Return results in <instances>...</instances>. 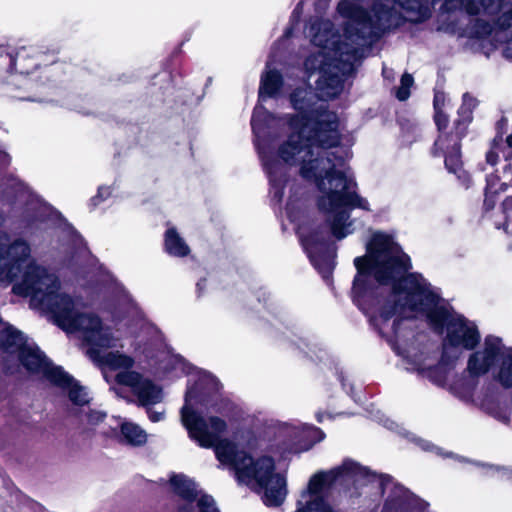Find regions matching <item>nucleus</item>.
I'll return each mask as SVG.
<instances>
[{
	"instance_id": "12",
	"label": "nucleus",
	"mask_w": 512,
	"mask_h": 512,
	"mask_svg": "<svg viewBox=\"0 0 512 512\" xmlns=\"http://www.w3.org/2000/svg\"><path fill=\"white\" fill-rule=\"evenodd\" d=\"M40 376L54 385L67 390L68 397L74 405L83 406L89 403L90 397L86 389L74 381L60 367L53 366L50 363Z\"/></svg>"
},
{
	"instance_id": "9",
	"label": "nucleus",
	"mask_w": 512,
	"mask_h": 512,
	"mask_svg": "<svg viewBox=\"0 0 512 512\" xmlns=\"http://www.w3.org/2000/svg\"><path fill=\"white\" fill-rule=\"evenodd\" d=\"M114 381L118 385L129 388L130 392L136 397L139 406H153L164 399L162 387L138 371L117 373Z\"/></svg>"
},
{
	"instance_id": "28",
	"label": "nucleus",
	"mask_w": 512,
	"mask_h": 512,
	"mask_svg": "<svg viewBox=\"0 0 512 512\" xmlns=\"http://www.w3.org/2000/svg\"><path fill=\"white\" fill-rule=\"evenodd\" d=\"M106 417V414L101 411H90L87 415V420L90 425H98L100 422H102Z\"/></svg>"
},
{
	"instance_id": "25",
	"label": "nucleus",
	"mask_w": 512,
	"mask_h": 512,
	"mask_svg": "<svg viewBox=\"0 0 512 512\" xmlns=\"http://www.w3.org/2000/svg\"><path fill=\"white\" fill-rule=\"evenodd\" d=\"M302 207V202L300 205H298V199H297V193L296 191H293L292 194L289 196V200L287 203V216L292 220L296 221L298 220L297 212L295 211L296 208L300 209Z\"/></svg>"
},
{
	"instance_id": "4",
	"label": "nucleus",
	"mask_w": 512,
	"mask_h": 512,
	"mask_svg": "<svg viewBox=\"0 0 512 512\" xmlns=\"http://www.w3.org/2000/svg\"><path fill=\"white\" fill-rule=\"evenodd\" d=\"M438 0H377L369 14L360 10L349 0L337 6L344 19L343 35L333 32L329 20H318L310 24L307 35L317 51L305 61L309 73L318 72L317 97L331 99L343 90V76L352 70L358 47L367 37H378L382 33L400 26L405 20L423 22L427 20Z\"/></svg>"
},
{
	"instance_id": "11",
	"label": "nucleus",
	"mask_w": 512,
	"mask_h": 512,
	"mask_svg": "<svg viewBox=\"0 0 512 512\" xmlns=\"http://www.w3.org/2000/svg\"><path fill=\"white\" fill-rule=\"evenodd\" d=\"M505 348L502 340L496 336H486L479 349L469 355L467 371L471 376L479 377L487 374L498 364Z\"/></svg>"
},
{
	"instance_id": "14",
	"label": "nucleus",
	"mask_w": 512,
	"mask_h": 512,
	"mask_svg": "<svg viewBox=\"0 0 512 512\" xmlns=\"http://www.w3.org/2000/svg\"><path fill=\"white\" fill-rule=\"evenodd\" d=\"M435 147L445 154V165L449 171L458 174L459 179H466V173L461 169L460 146L457 139L440 136L435 142Z\"/></svg>"
},
{
	"instance_id": "24",
	"label": "nucleus",
	"mask_w": 512,
	"mask_h": 512,
	"mask_svg": "<svg viewBox=\"0 0 512 512\" xmlns=\"http://www.w3.org/2000/svg\"><path fill=\"white\" fill-rule=\"evenodd\" d=\"M198 512H219L215 506L214 499L208 495H202L196 504Z\"/></svg>"
},
{
	"instance_id": "10",
	"label": "nucleus",
	"mask_w": 512,
	"mask_h": 512,
	"mask_svg": "<svg viewBox=\"0 0 512 512\" xmlns=\"http://www.w3.org/2000/svg\"><path fill=\"white\" fill-rule=\"evenodd\" d=\"M297 233L303 248L315 267L329 273L333 267V262L331 257L322 255L328 249L323 233L318 228L306 222L298 225Z\"/></svg>"
},
{
	"instance_id": "18",
	"label": "nucleus",
	"mask_w": 512,
	"mask_h": 512,
	"mask_svg": "<svg viewBox=\"0 0 512 512\" xmlns=\"http://www.w3.org/2000/svg\"><path fill=\"white\" fill-rule=\"evenodd\" d=\"M495 380L505 388H512V348L505 346L494 373Z\"/></svg>"
},
{
	"instance_id": "36",
	"label": "nucleus",
	"mask_w": 512,
	"mask_h": 512,
	"mask_svg": "<svg viewBox=\"0 0 512 512\" xmlns=\"http://www.w3.org/2000/svg\"><path fill=\"white\" fill-rule=\"evenodd\" d=\"M20 61H21V59H20V57H18L17 58V63H19V65L22 66Z\"/></svg>"
},
{
	"instance_id": "22",
	"label": "nucleus",
	"mask_w": 512,
	"mask_h": 512,
	"mask_svg": "<svg viewBox=\"0 0 512 512\" xmlns=\"http://www.w3.org/2000/svg\"><path fill=\"white\" fill-rule=\"evenodd\" d=\"M477 101L473 97L465 94L463 96V102L459 109V114L462 117L463 122H470L472 119V111L476 107Z\"/></svg>"
},
{
	"instance_id": "26",
	"label": "nucleus",
	"mask_w": 512,
	"mask_h": 512,
	"mask_svg": "<svg viewBox=\"0 0 512 512\" xmlns=\"http://www.w3.org/2000/svg\"><path fill=\"white\" fill-rule=\"evenodd\" d=\"M165 371H175L176 373H184L185 372V365L181 358L177 356H169L167 358L166 364L164 366Z\"/></svg>"
},
{
	"instance_id": "16",
	"label": "nucleus",
	"mask_w": 512,
	"mask_h": 512,
	"mask_svg": "<svg viewBox=\"0 0 512 512\" xmlns=\"http://www.w3.org/2000/svg\"><path fill=\"white\" fill-rule=\"evenodd\" d=\"M481 408L502 422L509 420V410L506 402L499 393H491L484 396Z\"/></svg>"
},
{
	"instance_id": "27",
	"label": "nucleus",
	"mask_w": 512,
	"mask_h": 512,
	"mask_svg": "<svg viewBox=\"0 0 512 512\" xmlns=\"http://www.w3.org/2000/svg\"><path fill=\"white\" fill-rule=\"evenodd\" d=\"M445 103V95L443 93H436L434 97V108H435V122L440 123L441 110Z\"/></svg>"
},
{
	"instance_id": "33",
	"label": "nucleus",
	"mask_w": 512,
	"mask_h": 512,
	"mask_svg": "<svg viewBox=\"0 0 512 512\" xmlns=\"http://www.w3.org/2000/svg\"><path fill=\"white\" fill-rule=\"evenodd\" d=\"M303 433L304 434H307V435H314V434H320L321 432L314 428V427H310V426H304L303 427Z\"/></svg>"
},
{
	"instance_id": "23",
	"label": "nucleus",
	"mask_w": 512,
	"mask_h": 512,
	"mask_svg": "<svg viewBox=\"0 0 512 512\" xmlns=\"http://www.w3.org/2000/svg\"><path fill=\"white\" fill-rule=\"evenodd\" d=\"M413 77L410 74H404L401 78V83L399 88L396 91V97L400 101H405L410 96V88L413 85Z\"/></svg>"
},
{
	"instance_id": "1",
	"label": "nucleus",
	"mask_w": 512,
	"mask_h": 512,
	"mask_svg": "<svg viewBox=\"0 0 512 512\" xmlns=\"http://www.w3.org/2000/svg\"><path fill=\"white\" fill-rule=\"evenodd\" d=\"M354 264L357 293L366 292L370 277L379 283L374 326L403 357L407 370L442 385L446 365L479 344L477 325L454 313L421 274H407L410 258L390 234L374 232L366 255Z\"/></svg>"
},
{
	"instance_id": "34",
	"label": "nucleus",
	"mask_w": 512,
	"mask_h": 512,
	"mask_svg": "<svg viewBox=\"0 0 512 512\" xmlns=\"http://www.w3.org/2000/svg\"><path fill=\"white\" fill-rule=\"evenodd\" d=\"M0 160L3 162V163H6L7 162V155L3 152L0 151Z\"/></svg>"
},
{
	"instance_id": "6",
	"label": "nucleus",
	"mask_w": 512,
	"mask_h": 512,
	"mask_svg": "<svg viewBox=\"0 0 512 512\" xmlns=\"http://www.w3.org/2000/svg\"><path fill=\"white\" fill-rule=\"evenodd\" d=\"M332 484L347 488L353 486L355 489L371 487L382 494L393 492L396 498L389 499L387 504L399 507L403 505L405 491L402 487L396 486L389 478L370 473L367 468L354 461L345 460L340 466L316 473L310 478L303 491V512H334L324 498V492Z\"/></svg>"
},
{
	"instance_id": "35",
	"label": "nucleus",
	"mask_w": 512,
	"mask_h": 512,
	"mask_svg": "<svg viewBox=\"0 0 512 512\" xmlns=\"http://www.w3.org/2000/svg\"><path fill=\"white\" fill-rule=\"evenodd\" d=\"M28 360H29V362H30L31 364H34V365H35V359H33L32 357H30Z\"/></svg>"
},
{
	"instance_id": "31",
	"label": "nucleus",
	"mask_w": 512,
	"mask_h": 512,
	"mask_svg": "<svg viewBox=\"0 0 512 512\" xmlns=\"http://www.w3.org/2000/svg\"><path fill=\"white\" fill-rule=\"evenodd\" d=\"M110 192L111 191L109 187H100L97 197L104 199L110 194Z\"/></svg>"
},
{
	"instance_id": "30",
	"label": "nucleus",
	"mask_w": 512,
	"mask_h": 512,
	"mask_svg": "<svg viewBox=\"0 0 512 512\" xmlns=\"http://www.w3.org/2000/svg\"><path fill=\"white\" fill-rule=\"evenodd\" d=\"M502 207L505 212L512 211V195L505 198L502 203Z\"/></svg>"
},
{
	"instance_id": "15",
	"label": "nucleus",
	"mask_w": 512,
	"mask_h": 512,
	"mask_svg": "<svg viewBox=\"0 0 512 512\" xmlns=\"http://www.w3.org/2000/svg\"><path fill=\"white\" fill-rule=\"evenodd\" d=\"M172 490L186 503L192 506L198 496L195 482L184 474H174L170 478Z\"/></svg>"
},
{
	"instance_id": "8",
	"label": "nucleus",
	"mask_w": 512,
	"mask_h": 512,
	"mask_svg": "<svg viewBox=\"0 0 512 512\" xmlns=\"http://www.w3.org/2000/svg\"><path fill=\"white\" fill-rule=\"evenodd\" d=\"M0 345L8 357L16 358L31 374L41 375L50 364L35 343L13 327H7L0 332Z\"/></svg>"
},
{
	"instance_id": "32",
	"label": "nucleus",
	"mask_w": 512,
	"mask_h": 512,
	"mask_svg": "<svg viewBox=\"0 0 512 512\" xmlns=\"http://www.w3.org/2000/svg\"><path fill=\"white\" fill-rule=\"evenodd\" d=\"M447 122H448V118H447L446 114L443 112V110H441L440 123H436L438 128L442 129V128L446 127Z\"/></svg>"
},
{
	"instance_id": "29",
	"label": "nucleus",
	"mask_w": 512,
	"mask_h": 512,
	"mask_svg": "<svg viewBox=\"0 0 512 512\" xmlns=\"http://www.w3.org/2000/svg\"><path fill=\"white\" fill-rule=\"evenodd\" d=\"M146 408H147L148 417L152 422H160L164 419V417H165L164 410L157 411V410L152 409L151 406H148Z\"/></svg>"
},
{
	"instance_id": "13",
	"label": "nucleus",
	"mask_w": 512,
	"mask_h": 512,
	"mask_svg": "<svg viewBox=\"0 0 512 512\" xmlns=\"http://www.w3.org/2000/svg\"><path fill=\"white\" fill-rule=\"evenodd\" d=\"M511 167L512 163L505 165L502 178L494 174L487 177L484 198V208L486 210H491L495 207L499 193L505 191L512 182Z\"/></svg>"
},
{
	"instance_id": "20",
	"label": "nucleus",
	"mask_w": 512,
	"mask_h": 512,
	"mask_svg": "<svg viewBox=\"0 0 512 512\" xmlns=\"http://www.w3.org/2000/svg\"><path fill=\"white\" fill-rule=\"evenodd\" d=\"M282 84L281 75L276 70L267 67L266 72L261 78L259 90V98L263 100L265 97L274 96Z\"/></svg>"
},
{
	"instance_id": "3",
	"label": "nucleus",
	"mask_w": 512,
	"mask_h": 512,
	"mask_svg": "<svg viewBox=\"0 0 512 512\" xmlns=\"http://www.w3.org/2000/svg\"><path fill=\"white\" fill-rule=\"evenodd\" d=\"M0 280L13 281V292L30 298V306L52 315L55 323L68 333H79L88 346L90 359L103 370L110 383L107 369L123 373L134 371L135 360L119 350L127 333L119 324L111 325L93 312L84 311L78 298L66 293L57 274L39 263L23 241L8 243L0 236Z\"/></svg>"
},
{
	"instance_id": "19",
	"label": "nucleus",
	"mask_w": 512,
	"mask_h": 512,
	"mask_svg": "<svg viewBox=\"0 0 512 512\" xmlns=\"http://www.w3.org/2000/svg\"><path fill=\"white\" fill-rule=\"evenodd\" d=\"M500 155L506 161L512 159V135H509L506 140H503L502 137H496L493 140L489 151L486 153V162L494 166Z\"/></svg>"
},
{
	"instance_id": "5",
	"label": "nucleus",
	"mask_w": 512,
	"mask_h": 512,
	"mask_svg": "<svg viewBox=\"0 0 512 512\" xmlns=\"http://www.w3.org/2000/svg\"><path fill=\"white\" fill-rule=\"evenodd\" d=\"M206 404L199 402L195 389H189L181 410V421L189 437L202 448H214L217 460L235 471L238 481L261 495L266 506L277 507L287 496L286 479L275 473L274 460L258 455V440L237 443L220 439L226 422L217 416L204 415Z\"/></svg>"
},
{
	"instance_id": "7",
	"label": "nucleus",
	"mask_w": 512,
	"mask_h": 512,
	"mask_svg": "<svg viewBox=\"0 0 512 512\" xmlns=\"http://www.w3.org/2000/svg\"><path fill=\"white\" fill-rule=\"evenodd\" d=\"M444 12L464 10L470 15H482L476 20L474 34L477 37L492 36L496 42H504L506 29L512 26V5L503 0H444Z\"/></svg>"
},
{
	"instance_id": "21",
	"label": "nucleus",
	"mask_w": 512,
	"mask_h": 512,
	"mask_svg": "<svg viewBox=\"0 0 512 512\" xmlns=\"http://www.w3.org/2000/svg\"><path fill=\"white\" fill-rule=\"evenodd\" d=\"M165 249L176 257H184L189 254L190 249L174 228H170L165 234Z\"/></svg>"
},
{
	"instance_id": "17",
	"label": "nucleus",
	"mask_w": 512,
	"mask_h": 512,
	"mask_svg": "<svg viewBox=\"0 0 512 512\" xmlns=\"http://www.w3.org/2000/svg\"><path fill=\"white\" fill-rule=\"evenodd\" d=\"M148 434L138 424L130 421H123L120 424V441L122 443L139 447L146 444Z\"/></svg>"
},
{
	"instance_id": "2",
	"label": "nucleus",
	"mask_w": 512,
	"mask_h": 512,
	"mask_svg": "<svg viewBox=\"0 0 512 512\" xmlns=\"http://www.w3.org/2000/svg\"><path fill=\"white\" fill-rule=\"evenodd\" d=\"M315 99L316 96L307 88L291 95L292 105L298 114L289 119L288 137L277 153L266 139V130L271 127L274 116L263 106H257L251 125L273 198L282 200L287 169L298 167L299 174L316 186L317 205L326 215L332 234L342 239L353 232L350 210L369 211L370 204L356 193L353 176L339 168L330 157L327 149L340 141L338 117L334 112L325 110L323 105L315 107Z\"/></svg>"
}]
</instances>
